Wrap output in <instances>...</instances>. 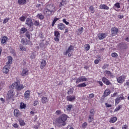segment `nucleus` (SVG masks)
Segmentation results:
<instances>
[{"label": "nucleus", "mask_w": 129, "mask_h": 129, "mask_svg": "<svg viewBox=\"0 0 129 129\" xmlns=\"http://www.w3.org/2000/svg\"><path fill=\"white\" fill-rule=\"evenodd\" d=\"M105 73L106 74H108V75H109L110 76H111L112 75V74L109 71H106Z\"/></svg>", "instance_id": "8fccbe9b"}, {"label": "nucleus", "mask_w": 129, "mask_h": 129, "mask_svg": "<svg viewBox=\"0 0 129 129\" xmlns=\"http://www.w3.org/2000/svg\"><path fill=\"white\" fill-rule=\"evenodd\" d=\"M83 27H81L80 28L78 29V31L80 35H81V34H82V33L83 32Z\"/></svg>", "instance_id": "f704fd0d"}, {"label": "nucleus", "mask_w": 129, "mask_h": 129, "mask_svg": "<svg viewBox=\"0 0 129 129\" xmlns=\"http://www.w3.org/2000/svg\"><path fill=\"white\" fill-rule=\"evenodd\" d=\"M46 64H47L46 60L44 59H42L41 62V66H40L41 69H43L44 67L46 66Z\"/></svg>", "instance_id": "412c9836"}, {"label": "nucleus", "mask_w": 129, "mask_h": 129, "mask_svg": "<svg viewBox=\"0 0 129 129\" xmlns=\"http://www.w3.org/2000/svg\"><path fill=\"white\" fill-rule=\"evenodd\" d=\"M120 100H122V97H118L115 99V103L116 104H118L120 102Z\"/></svg>", "instance_id": "a878e982"}, {"label": "nucleus", "mask_w": 129, "mask_h": 129, "mask_svg": "<svg viewBox=\"0 0 129 129\" xmlns=\"http://www.w3.org/2000/svg\"><path fill=\"white\" fill-rule=\"evenodd\" d=\"M125 80V76H121L117 78L118 83H122Z\"/></svg>", "instance_id": "423d86ee"}, {"label": "nucleus", "mask_w": 129, "mask_h": 129, "mask_svg": "<svg viewBox=\"0 0 129 129\" xmlns=\"http://www.w3.org/2000/svg\"><path fill=\"white\" fill-rule=\"evenodd\" d=\"M124 86H126V87H129V80L126 81V83L124 84Z\"/></svg>", "instance_id": "6e6d98bb"}, {"label": "nucleus", "mask_w": 129, "mask_h": 129, "mask_svg": "<svg viewBox=\"0 0 129 129\" xmlns=\"http://www.w3.org/2000/svg\"><path fill=\"white\" fill-rule=\"evenodd\" d=\"M111 31L112 36H116L117 33H118V29L115 27H114L111 28Z\"/></svg>", "instance_id": "39448f33"}, {"label": "nucleus", "mask_w": 129, "mask_h": 129, "mask_svg": "<svg viewBox=\"0 0 129 129\" xmlns=\"http://www.w3.org/2000/svg\"><path fill=\"white\" fill-rule=\"evenodd\" d=\"M31 35H32V34H31V33L29 31L26 32V33L25 34V36H26V37H27V38H28V40H30L31 39Z\"/></svg>", "instance_id": "c85d7f7f"}, {"label": "nucleus", "mask_w": 129, "mask_h": 129, "mask_svg": "<svg viewBox=\"0 0 129 129\" xmlns=\"http://www.w3.org/2000/svg\"><path fill=\"white\" fill-rule=\"evenodd\" d=\"M74 49V47H73V45H70L68 50L66 51V52H63V55L66 56V55H67L68 53H70V52H71V51H72V50H73Z\"/></svg>", "instance_id": "9b49d317"}, {"label": "nucleus", "mask_w": 129, "mask_h": 129, "mask_svg": "<svg viewBox=\"0 0 129 129\" xmlns=\"http://www.w3.org/2000/svg\"><path fill=\"white\" fill-rule=\"evenodd\" d=\"M94 109H91L90 110V113L91 114L90 116H93L94 115Z\"/></svg>", "instance_id": "ea45409f"}, {"label": "nucleus", "mask_w": 129, "mask_h": 129, "mask_svg": "<svg viewBox=\"0 0 129 129\" xmlns=\"http://www.w3.org/2000/svg\"><path fill=\"white\" fill-rule=\"evenodd\" d=\"M116 120H117V118H116V117H113L110 119V120H109V122H111V123H113L115 122Z\"/></svg>", "instance_id": "cd10ccee"}, {"label": "nucleus", "mask_w": 129, "mask_h": 129, "mask_svg": "<svg viewBox=\"0 0 129 129\" xmlns=\"http://www.w3.org/2000/svg\"><path fill=\"white\" fill-rule=\"evenodd\" d=\"M86 81H88V79L84 76H82L77 79L76 83L78 84V83H80V82H84Z\"/></svg>", "instance_id": "20e7f679"}, {"label": "nucleus", "mask_w": 129, "mask_h": 129, "mask_svg": "<svg viewBox=\"0 0 129 129\" xmlns=\"http://www.w3.org/2000/svg\"><path fill=\"white\" fill-rule=\"evenodd\" d=\"M125 40L126 41V42H129V36L127 37L125 39Z\"/></svg>", "instance_id": "774afa93"}, {"label": "nucleus", "mask_w": 129, "mask_h": 129, "mask_svg": "<svg viewBox=\"0 0 129 129\" xmlns=\"http://www.w3.org/2000/svg\"><path fill=\"white\" fill-rule=\"evenodd\" d=\"M72 107H73V105H68L67 108V110H68L69 111H70V110H71V109L72 108Z\"/></svg>", "instance_id": "58836bf2"}, {"label": "nucleus", "mask_w": 129, "mask_h": 129, "mask_svg": "<svg viewBox=\"0 0 129 129\" xmlns=\"http://www.w3.org/2000/svg\"><path fill=\"white\" fill-rule=\"evenodd\" d=\"M62 22H63V23H64V24H66V25H69V22H67L66 21V19H63L62 20Z\"/></svg>", "instance_id": "13d9d810"}, {"label": "nucleus", "mask_w": 129, "mask_h": 129, "mask_svg": "<svg viewBox=\"0 0 129 129\" xmlns=\"http://www.w3.org/2000/svg\"><path fill=\"white\" fill-rule=\"evenodd\" d=\"M100 9H101V10H109V7L105 5H101L100 6Z\"/></svg>", "instance_id": "5701e85b"}, {"label": "nucleus", "mask_w": 129, "mask_h": 129, "mask_svg": "<svg viewBox=\"0 0 129 129\" xmlns=\"http://www.w3.org/2000/svg\"><path fill=\"white\" fill-rule=\"evenodd\" d=\"M111 56L114 57H117V54L116 53H113L111 54Z\"/></svg>", "instance_id": "bf43d9fd"}, {"label": "nucleus", "mask_w": 129, "mask_h": 129, "mask_svg": "<svg viewBox=\"0 0 129 129\" xmlns=\"http://www.w3.org/2000/svg\"><path fill=\"white\" fill-rule=\"evenodd\" d=\"M106 37V34L105 33H99L98 35V38L99 40H103L104 38Z\"/></svg>", "instance_id": "2eb2a0df"}, {"label": "nucleus", "mask_w": 129, "mask_h": 129, "mask_svg": "<svg viewBox=\"0 0 129 129\" xmlns=\"http://www.w3.org/2000/svg\"><path fill=\"white\" fill-rule=\"evenodd\" d=\"M37 18H38L39 19H40V20H43L44 19V16H43V15H42V14H38L37 15Z\"/></svg>", "instance_id": "72a5a7b5"}, {"label": "nucleus", "mask_w": 129, "mask_h": 129, "mask_svg": "<svg viewBox=\"0 0 129 129\" xmlns=\"http://www.w3.org/2000/svg\"><path fill=\"white\" fill-rule=\"evenodd\" d=\"M89 49H90V45H89V44H86L85 45V50H86V51H88Z\"/></svg>", "instance_id": "4c0bfd02"}, {"label": "nucleus", "mask_w": 129, "mask_h": 129, "mask_svg": "<svg viewBox=\"0 0 129 129\" xmlns=\"http://www.w3.org/2000/svg\"><path fill=\"white\" fill-rule=\"evenodd\" d=\"M21 43L23 44V45H29L31 43V41L28 40L25 38H22L21 39Z\"/></svg>", "instance_id": "f8f14e48"}, {"label": "nucleus", "mask_w": 129, "mask_h": 129, "mask_svg": "<svg viewBox=\"0 0 129 129\" xmlns=\"http://www.w3.org/2000/svg\"><path fill=\"white\" fill-rule=\"evenodd\" d=\"M128 128V126L127 125H124L122 127V129H127Z\"/></svg>", "instance_id": "052dcab7"}, {"label": "nucleus", "mask_w": 129, "mask_h": 129, "mask_svg": "<svg viewBox=\"0 0 129 129\" xmlns=\"http://www.w3.org/2000/svg\"><path fill=\"white\" fill-rule=\"evenodd\" d=\"M73 94V90L72 89H70L68 91V94Z\"/></svg>", "instance_id": "a18cd8bd"}, {"label": "nucleus", "mask_w": 129, "mask_h": 129, "mask_svg": "<svg viewBox=\"0 0 129 129\" xmlns=\"http://www.w3.org/2000/svg\"><path fill=\"white\" fill-rule=\"evenodd\" d=\"M57 28L59 30H63L65 29V28H66V26H65V25L63 24L62 23H59L57 25Z\"/></svg>", "instance_id": "ddd939ff"}, {"label": "nucleus", "mask_w": 129, "mask_h": 129, "mask_svg": "<svg viewBox=\"0 0 129 129\" xmlns=\"http://www.w3.org/2000/svg\"><path fill=\"white\" fill-rule=\"evenodd\" d=\"M110 94V90L108 89H106L104 93V94L103 95V97H106V96H108Z\"/></svg>", "instance_id": "a211bd4d"}, {"label": "nucleus", "mask_w": 129, "mask_h": 129, "mask_svg": "<svg viewBox=\"0 0 129 129\" xmlns=\"http://www.w3.org/2000/svg\"><path fill=\"white\" fill-rule=\"evenodd\" d=\"M56 114H57V115H59V114H61V111L60 110H57L56 111Z\"/></svg>", "instance_id": "0e129e2a"}, {"label": "nucleus", "mask_w": 129, "mask_h": 129, "mask_svg": "<svg viewBox=\"0 0 129 129\" xmlns=\"http://www.w3.org/2000/svg\"><path fill=\"white\" fill-rule=\"evenodd\" d=\"M89 96L90 98H93V97H94V94L92 93L90 94Z\"/></svg>", "instance_id": "680f3d73"}, {"label": "nucleus", "mask_w": 129, "mask_h": 129, "mask_svg": "<svg viewBox=\"0 0 129 129\" xmlns=\"http://www.w3.org/2000/svg\"><path fill=\"white\" fill-rule=\"evenodd\" d=\"M7 95L9 99H10V98H13V97H14V95H15V94H14V90H10L8 92Z\"/></svg>", "instance_id": "1a4fd4ad"}, {"label": "nucleus", "mask_w": 129, "mask_h": 129, "mask_svg": "<svg viewBox=\"0 0 129 129\" xmlns=\"http://www.w3.org/2000/svg\"><path fill=\"white\" fill-rule=\"evenodd\" d=\"M67 100L69 101H73V100H75V96H68L67 97Z\"/></svg>", "instance_id": "4be33fe9"}, {"label": "nucleus", "mask_w": 129, "mask_h": 129, "mask_svg": "<svg viewBox=\"0 0 129 129\" xmlns=\"http://www.w3.org/2000/svg\"><path fill=\"white\" fill-rule=\"evenodd\" d=\"M119 45L120 47H122L123 49H126L127 48V46H126V44H120Z\"/></svg>", "instance_id": "37998d69"}, {"label": "nucleus", "mask_w": 129, "mask_h": 129, "mask_svg": "<svg viewBox=\"0 0 129 129\" xmlns=\"http://www.w3.org/2000/svg\"><path fill=\"white\" fill-rule=\"evenodd\" d=\"M89 10L91 11V13H92V14H93L95 12L94 8L92 6L90 7Z\"/></svg>", "instance_id": "79ce46f5"}, {"label": "nucleus", "mask_w": 129, "mask_h": 129, "mask_svg": "<svg viewBox=\"0 0 129 129\" xmlns=\"http://www.w3.org/2000/svg\"><path fill=\"white\" fill-rule=\"evenodd\" d=\"M19 123L21 126H24V125H25V121L24 120H23L22 119H19Z\"/></svg>", "instance_id": "2f4dec72"}, {"label": "nucleus", "mask_w": 129, "mask_h": 129, "mask_svg": "<svg viewBox=\"0 0 129 129\" xmlns=\"http://www.w3.org/2000/svg\"><path fill=\"white\" fill-rule=\"evenodd\" d=\"M24 97L25 99H29L30 98V92L29 91H26L24 93Z\"/></svg>", "instance_id": "aec40b11"}, {"label": "nucleus", "mask_w": 129, "mask_h": 129, "mask_svg": "<svg viewBox=\"0 0 129 129\" xmlns=\"http://www.w3.org/2000/svg\"><path fill=\"white\" fill-rule=\"evenodd\" d=\"M11 67V66L6 65L5 67L3 68V73H5V74H8L9 73V69Z\"/></svg>", "instance_id": "9d476101"}, {"label": "nucleus", "mask_w": 129, "mask_h": 129, "mask_svg": "<svg viewBox=\"0 0 129 129\" xmlns=\"http://www.w3.org/2000/svg\"><path fill=\"white\" fill-rule=\"evenodd\" d=\"M95 64H98L99 63V59H96L94 61Z\"/></svg>", "instance_id": "69168bd1"}, {"label": "nucleus", "mask_w": 129, "mask_h": 129, "mask_svg": "<svg viewBox=\"0 0 129 129\" xmlns=\"http://www.w3.org/2000/svg\"><path fill=\"white\" fill-rule=\"evenodd\" d=\"M34 25L35 26H39L40 25V22H39L38 21H35Z\"/></svg>", "instance_id": "603ef678"}, {"label": "nucleus", "mask_w": 129, "mask_h": 129, "mask_svg": "<svg viewBox=\"0 0 129 129\" xmlns=\"http://www.w3.org/2000/svg\"><path fill=\"white\" fill-rule=\"evenodd\" d=\"M120 108H121V105H119L118 107L115 109L114 111H118Z\"/></svg>", "instance_id": "5fc2aeb1"}, {"label": "nucleus", "mask_w": 129, "mask_h": 129, "mask_svg": "<svg viewBox=\"0 0 129 129\" xmlns=\"http://www.w3.org/2000/svg\"><path fill=\"white\" fill-rule=\"evenodd\" d=\"M54 41L55 42H59V38H60V33L58 31L54 32Z\"/></svg>", "instance_id": "0eeeda50"}, {"label": "nucleus", "mask_w": 129, "mask_h": 129, "mask_svg": "<svg viewBox=\"0 0 129 129\" xmlns=\"http://www.w3.org/2000/svg\"><path fill=\"white\" fill-rule=\"evenodd\" d=\"M38 95H39V97L41 98H42V96H43L44 95V94H45V93L42 92L41 93H39L38 92L37 93Z\"/></svg>", "instance_id": "09e8293b"}, {"label": "nucleus", "mask_w": 129, "mask_h": 129, "mask_svg": "<svg viewBox=\"0 0 129 129\" xmlns=\"http://www.w3.org/2000/svg\"><path fill=\"white\" fill-rule=\"evenodd\" d=\"M7 41H8V37H7V36H4L1 40V43L2 44H5L7 42Z\"/></svg>", "instance_id": "393cba45"}, {"label": "nucleus", "mask_w": 129, "mask_h": 129, "mask_svg": "<svg viewBox=\"0 0 129 129\" xmlns=\"http://www.w3.org/2000/svg\"><path fill=\"white\" fill-rule=\"evenodd\" d=\"M108 66H109V64H104V65L102 67V69L105 70V69H107V68L108 67Z\"/></svg>", "instance_id": "de8ad7c7"}, {"label": "nucleus", "mask_w": 129, "mask_h": 129, "mask_svg": "<svg viewBox=\"0 0 129 129\" xmlns=\"http://www.w3.org/2000/svg\"><path fill=\"white\" fill-rule=\"evenodd\" d=\"M21 80H17L16 82L12 84L11 86H10V87L12 88V89H16L18 91H20L22 90V89H24V86L23 85V84H21L20 83Z\"/></svg>", "instance_id": "7ed1b4c3"}, {"label": "nucleus", "mask_w": 129, "mask_h": 129, "mask_svg": "<svg viewBox=\"0 0 129 129\" xmlns=\"http://www.w3.org/2000/svg\"><path fill=\"white\" fill-rule=\"evenodd\" d=\"M8 61L7 62V65L10 66V65L13 63V57H12V56H8Z\"/></svg>", "instance_id": "6ab92c4d"}, {"label": "nucleus", "mask_w": 129, "mask_h": 129, "mask_svg": "<svg viewBox=\"0 0 129 129\" xmlns=\"http://www.w3.org/2000/svg\"><path fill=\"white\" fill-rule=\"evenodd\" d=\"M39 36L41 39H43V38H44V35H43V34L42 33H40Z\"/></svg>", "instance_id": "338daca9"}, {"label": "nucleus", "mask_w": 129, "mask_h": 129, "mask_svg": "<svg viewBox=\"0 0 129 129\" xmlns=\"http://www.w3.org/2000/svg\"><path fill=\"white\" fill-rule=\"evenodd\" d=\"M102 80L104 83L106 84V85H109V84H110V82H109V81L105 77H103Z\"/></svg>", "instance_id": "f3484780"}, {"label": "nucleus", "mask_w": 129, "mask_h": 129, "mask_svg": "<svg viewBox=\"0 0 129 129\" xmlns=\"http://www.w3.org/2000/svg\"><path fill=\"white\" fill-rule=\"evenodd\" d=\"M86 86V85L85 84V83H83L77 85V87H85Z\"/></svg>", "instance_id": "473e14b6"}, {"label": "nucleus", "mask_w": 129, "mask_h": 129, "mask_svg": "<svg viewBox=\"0 0 129 129\" xmlns=\"http://www.w3.org/2000/svg\"><path fill=\"white\" fill-rule=\"evenodd\" d=\"M26 2H27V0H18V4L19 5H24L26 4Z\"/></svg>", "instance_id": "7c9ffc66"}, {"label": "nucleus", "mask_w": 129, "mask_h": 129, "mask_svg": "<svg viewBox=\"0 0 129 129\" xmlns=\"http://www.w3.org/2000/svg\"><path fill=\"white\" fill-rule=\"evenodd\" d=\"M93 116L89 115V118L88 119V122H92V120H93V117H92Z\"/></svg>", "instance_id": "e433bc0d"}, {"label": "nucleus", "mask_w": 129, "mask_h": 129, "mask_svg": "<svg viewBox=\"0 0 129 129\" xmlns=\"http://www.w3.org/2000/svg\"><path fill=\"white\" fill-rule=\"evenodd\" d=\"M86 126H87V122H85L82 124V127H83V128H86Z\"/></svg>", "instance_id": "3c124183"}, {"label": "nucleus", "mask_w": 129, "mask_h": 129, "mask_svg": "<svg viewBox=\"0 0 129 129\" xmlns=\"http://www.w3.org/2000/svg\"><path fill=\"white\" fill-rule=\"evenodd\" d=\"M39 104V102L38 101H34L33 102L34 106H37Z\"/></svg>", "instance_id": "864d4df0"}, {"label": "nucleus", "mask_w": 129, "mask_h": 129, "mask_svg": "<svg viewBox=\"0 0 129 129\" xmlns=\"http://www.w3.org/2000/svg\"><path fill=\"white\" fill-rule=\"evenodd\" d=\"M20 49L21 50V51H27V48L23 46V45L20 46Z\"/></svg>", "instance_id": "a19ab883"}, {"label": "nucleus", "mask_w": 129, "mask_h": 129, "mask_svg": "<svg viewBox=\"0 0 129 129\" xmlns=\"http://www.w3.org/2000/svg\"><path fill=\"white\" fill-rule=\"evenodd\" d=\"M29 71L28 69H24L22 72L21 75L22 76H27L28 75Z\"/></svg>", "instance_id": "4468645a"}, {"label": "nucleus", "mask_w": 129, "mask_h": 129, "mask_svg": "<svg viewBox=\"0 0 129 129\" xmlns=\"http://www.w3.org/2000/svg\"><path fill=\"white\" fill-rule=\"evenodd\" d=\"M48 101H49V99H48L46 97H43L42 98H41V102L43 104H45V103H47Z\"/></svg>", "instance_id": "dca6fc26"}, {"label": "nucleus", "mask_w": 129, "mask_h": 129, "mask_svg": "<svg viewBox=\"0 0 129 129\" xmlns=\"http://www.w3.org/2000/svg\"><path fill=\"white\" fill-rule=\"evenodd\" d=\"M115 7H116V8H117V9H119V8H120V6L119 5V3H116L115 4Z\"/></svg>", "instance_id": "4d7b16f0"}, {"label": "nucleus", "mask_w": 129, "mask_h": 129, "mask_svg": "<svg viewBox=\"0 0 129 129\" xmlns=\"http://www.w3.org/2000/svg\"><path fill=\"white\" fill-rule=\"evenodd\" d=\"M20 108H21V109L26 108V104H25V103H21L20 104Z\"/></svg>", "instance_id": "c9c22d12"}, {"label": "nucleus", "mask_w": 129, "mask_h": 129, "mask_svg": "<svg viewBox=\"0 0 129 129\" xmlns=\"http://www.w3.org/2000/svg\"><path fill=\"white\" fill-rule=\"evenodd\" d=\"M68 118V116L64 114H63L58 117L56 119V125L57 126L61 127V126L66 125V120H67Z\"/></svg>", "instance_id": "f03ea898"}, {"label": "nucleus", "mask_w": 129, "mask_h": 129, "mask_svg": "<svg viewBox=\"0 0 129 129\" xmlns=\"http://www.w3.org/2000/svg\"><path fill=\"white\" fill-rule=\"evenodd\" d=\"M27 31V28L23 27L20 29V34H25Z\"/></svg>", "instance_id": "c756f323"}, {"label": "nucleus", "mask_w": 129, "mask_h": 129, "mask_svg": "<svg viewBox=\"0 0 129 129\" xmlns=\"http://www.w3.org/2000/svg\"><path fill=\"white\" fill-rule=\"evenodd\" d=\"M56 12V9L53 4H49L46 6L45 8L43 10V14L47 16H51Z\"/></svg>", "instance_id": "f257e3e1"}, {"label": "nucleus", "mask_w": 129, "mask_h": 129, "mask_svg": "<svg viewBox=\"0 0 129 129\" xmlns=\"http://www.w3.org/2000/svg\"><path fill=\"white\" fill-rule=\"evenodd\" d=\"M105 105L106 107H111V105L108 104L107 103H105Z\"/></svg>", "instance_id": "e2e57ef3"}, {"label": "nucleus", "mask_w": 129, "mask_h": 129, "mask_svg": "<svg viewBox=\"0 0 129 129\" xmlns=\"http://www.w3.org/2000/svg\"><path fill=\"white\" fill-rule=\"evenodd\" d=\"M66 4H67V0H62V2L60 3L59 7L61 8V7L65 6Z\"/></svg>", "instance_id": "bb28decb"}, {"label": "nucleus", "mask_w": 129, "mask_h": 129, "mask_svg": "<svg viewBox=\"0 0 129 129\" xmlns=\"http://www.w3.org/2000/svg\"><path fill=\"white\" fill-rule=\"evenodd\" d=\"M26 20V17L25 16H22L20 18V21H21V22H25Z\"/></svg>", "instance_id": "c03bdc74"}, {"label": "nucleus", "mask_w": 129, "mask_h": 129, "mask_svg": "<svg viewBox=\"0 0 129 129\" xmlns=\"http://www.w3.org/2000/svg\"><path fill=\"white\" fill-rule=\"evenodd\" d=\"M9 21H10V18H7L5 19H4V21L3 22V24H7V23H8V22H9Z\"/></svg>", "instance_id": "49530a36"}, {"label": "nucleus", "mask_w": 129, "mask_h": 129, "mask_svg": "<svg viewBox=\"0 0 129 129\" xmlns=\"http://www.w3.org/2000/svg\"><path fill=\"white\" fill-rule=\"evenodd\" d=\"M26 24L31 28L33 26V20L30 19V18H27L26 21Z\"/></svg>", "instance_id": "6e6552de"}, {"label": "nucleus", "mask_w": 129, "mask_h": 129, "mask_svg": "<svg viewBox=\"0 0 129 129\" xmlns=\"http://www.w3.org/2000/svg\"><path fill=\"white\" fill-rule=\"evenodd\" d=\"M14 113L15 116H16V117H19V116H20V111H19L18 109H15Z\"/></svg>", "instance_id": "b1692460"}]
</instances>
